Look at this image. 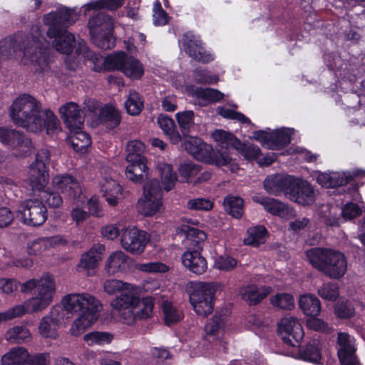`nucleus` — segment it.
I'll return each mask as SVG.
<instances>
[{
	"instance_id": "1",
	"label": "nucleus",
	"mask_w": 365,
	"mask_h": 365,
	"mask_svg": "<svg viewBox=\"0 0 365 365\" xmlns=\"http://www.w3.org/2000/svg\"><path fill=\"white\" fill-rule=\"evenodd\" d=\"M13 122L33 133L46 129L48 135L60 130L58 118L50 110H43L41 103L29 94H23L13 102L10 108Z\"/></svg>"
},
{
	"instance_id": "2",
	"label": "nucleus",
	"mask_w": 365,
	"mask_h": 365,
	"mask_svg": "<svg viewBox=\"0 0 365 365\" xmlns=\"http://www.w3.org/2000/svg\"><path fill=\"white\" fill-rule=\"evenodd\" d=\"M103 287L108 294L120 293L112 301L111 306L113 314L119 317L123 323L130 325L137 319H145L151 316L153 309L152 299L145 298L140 300L129 284L120 280L108 279L104 282Z\"/></svg>"
},
{
	"instance_id": "3",
	"label": "nucleus",
	"mask_w": 365,
	"mask_h": 365,
	"mask_svg": "<svg viewBox=\"0 0 365 365\" xmlns=\"http://www.w3.org/2000/svg\"><path fill=\"white\" fill-rule=\"evenodd\" d=\"M61 303L67 312L77 315L70 329L75 336L83 334L98 319L101 309L100 302L88 293L67 294Z\"/></svg>"
},
{
	"instance_id": "4",
	"label": "nucleus",
	"mask_w": 365,
	"mask_h": 365,
	"mask_svg": "<svg viewBox=\"0 0 365 365\" xmlns=\"http://www.w3.org/2000/svg\"><path fill=\"white\" fill-rule=\"evenodd\" d=\"M76 20L73 11L65 6H60L56 11L43 16V23L48 26L46 34L50 38L54 39L53 46L56 51L66 54L72 51L76 43L75 37L66 29Z\"/></svg>"
},
{
	"instance_id": "5",
	"label": "nucleus",
	"mask_w": 365,
	"mask_h": 365,
	"mask_svg": "<svg viewBox=\"0 0 365 365\" xmlns=\"http://www.w3.org/2000/svg\"><path fill=\"white\" fill-rule=\"evenodd\" d=\"M50 153L43 148L38 151L35 161L30 165L29 185L31 190L39 192L40 201H44L48 207L56 208L63 203L62 197L55 192L43 190L48 181Z\"/></svg>"
},
{
	"instance_id": "6",
	"label": "nucleus",
	"mask_w": 365,
	"mask_h": 365,
	"mask_svg": "<svg viewBox=\"0 0 365 365\" xmlns=\"http://www.w3.org/2000/svg\"><path fill=\"white\" fill-rule=\"evenodd\" d=\"M182 146L197 160L214 164L217 167H226L232 173H236L239 170V165L235 160L226 151H215L211 145L205 143L198 138L189 137L183 143Z\"/></svg>"
},
{
	"instance_id": "7",
	"label": "nucleus",
	"mask_w": 365,
	"mask_h": 365,
	"mask_svg": "<svg viewBox=\"0 0 365 365\" xmlns=\"http://www.w3.org/2000/svg\"><path fill=\"white\" fill-rule=\"evenodd\" d=\"M23 293L32 292L33 297L26 302L29 312H37L46 308L51 303L55 291L53 278L46 274L41 279H31L20 284Z\"/></svg>"
},
{
	"instance_id": "8",
	"label": "nucleus",
	"mask_w": 365,
	"mask_h": 365,
	"mask_svg": "<svg viewBox=\"0 0 365 365\" xmlns=\"http://www.w3.org/2000/svg\"><path fill=\"white\" fill-rule=\"evenodd\" d=\"M88 26L93 43L98 47L103 50L111 48L113 20L110 16L105 12H98L90 19Z\"/></svg>"
},
{
	"instance_id": "9",
	"label": "nucleus",
	"mask_w": 365,
	"mask_h": 365,
	"mask_svg": "<svg viewBox=\"0 0 365 365\" xmlns=\"http://www.w3.org/2000/svg\"><path fill=\"white\" fill-rule=\"evenodd\" d=\"M163 191L157 179H152L143 185V195L137 203L138 212L145 217L154 215L160 211Z\"/></svg>"
},
{
	"instance_id": "10",
	"label": "nucleus",
	"mask_w": 365,
	"mask_h": 365,
	"mask_svg": "<svg viewBox=\"0 0 365 365\" xmlns=\"http://www.w3.org/2000/svg\"><path fill=\"white\" fill-rule=\"evenodd\" d=\"M78 54H82L85 58L91 61L95 66L103 64L104 68L108 71L120 70L122 71L124 63L128 56L123 51H119L113 55L103 58L100 54L90 51L86 42L83 40L78 41V46L76 49Z\"/></svg>"
},
{
	"instance_id": "11",
	"label": "nucleus",
	"mask_w": 365,
	"mask_h": 365,
	"mask_svg": "<svg viewBox=\"0 0 365 365\" xmlns=\"http://www.w3.org/2000/svg\"><path fill=\"white\" fill-rule=\"evenodd\" d=\"M26 46H24V61L30 64L35 72L44 73L49 70L48 52L39 46V40L33 37L31 41L26 38Z\"/></svg>"
},
{
	"instance_id": "12",
	"label": "nucleus",
	"mask_w": 365,
	"mask_h": 365,
	"mask_svg": "<svg viewBox=\"0 0 365 365\" xmlns=\"http://www.w3.org/2000/svg\"><path fill=\"white\" fill-rule=\"evenodd\" d=\"M18 217L28 225L39 226L47 218V210L39 199H28L21 205L18 211Z\"/></svg>"
},
{
	"instance_id": "13",
	"label": "nucleus",
	"mask_w": 365,
	"mask_h": 365,
	"mask_svg": "<svg viewBox=\"0 0 365 365\" xmlns=\"http://www.w3.org/2000/svg\"><path fill=\"white\" fill-rule=\"evenodd\" d=\"M0 142L11 148V155L23 158L30 153L31 140L14 129L0 128Z\"/></svg>"
},
{
	"instance_id": "14",
	"label": "nucleus",
	"mask_w": 365,
	"mask_h": 365,
	"mask_svg": "<svg viewBox=\"0 0 365 365\" xmlns=\"http://www.w3.org/2000/svg\"><path fill=\"white\" fill-rule=\"evenodd\" d=\"M278 331L284 342L292 346H297L304 336L301 324L297 318L289 315L278 322Z\"/></svg>"
},
{
	"instance_id": "15",
	"label": "nucleus",
	"mask_w": 365,
	"mask_h": 365,
	"mask_svg": "<svg viewBox=\"0 0 365 365\" xmlns=\"http://www.w3.org/2000/svg\"><path fill=\"white\" fill-rule=\"evenodd\" d=\"M291 134L292 130L288 128H282L271 133L257 130L254 133L253 138L269 149L279 150L290 143Z\"/></svg>"
},
{
	"instance_id": "16",
	"label": "nucleus",
	"mask_w": 365,
	"mask_h": 365,
	"mask_svg": "<svg viewBox=\"0 0 365 365\" xmlns=\"http://www.w3.org/2000/svg\"><path fill=\"white\" fill-rule=\"evenodd\" d=\"M120 241L123 248L127 252L139 255L144 251L149 237L145 232L133 227L123 231Z\"/></svg>"
},
{
	"instance_id": "17",
	"label": "nucleus",
	"mask_w": 365,
	"mask_h": 365,
	"mask_svg": "<svg viewBox=\"0 0 365 365\" xmlns=\"http://www.w3.org/2000/svg\"><path fill=\"white\" fill-rule=\"evenodd\" d=\"M287 198L302 205H309L315 201L314 188L307 182L293 178V182L287 191Z\"/></svg>"
},
{
	"instance_id": "18",
	"label": "nucleus",
	"mask_w": 365,
	"mask_h": 365,
	"mask_svg": "<svg viewBox=\"0 0 365 365\" xmlns=\"http://www.w3.org/2000/svg\"><path fill=\"white\" fill-rule=\"evenodd\" d=\"M336 349L339 359L342 365H360L355 356L354 339L349 334L338 333Z\"/></svg>"
},
{
	"instance_id": "19",
	"label": "nucleus",
	"mask_w": 365,
	"mask_h": 365,
	"mask_svg": "<svg viewBox=\"0 0 365 365\" xmlns=\"http://www.w3.org/2000/svg\"><path fill=\"white\" fill-rule=\"evenodd\" d=\"M53 187L68 198L76 200L81 197L82 189L80 182L71 175H58L53 178Z\"/></svg>"
},
{
	"instance_id": "20",
	"label": "nucleus",
	"mask_w": 365,
	"mask_h": 365,
	"mask_svg": "<svg viewBox=\"0 0 365 365\" xmlns=\"http://www.w3.org/2000/svg\"><path fill=\"white\" fill-rule=\"evenodd\" d=\"M63 318L61 307H54L48 315L41 319L38 326L40 334L46 338H56L57 329Z\"/></svg>"
},
{
	"instance_id": "21",
	"label": "nucleus",
	"mask_w": 365,
	"mask_h": 365,
	"mask_svg": "<svg viewBox=\"0 0 365 365\" xmlns=\"http://www.w3.org/2000/svg\"><path fill=\"white\" fill-rule=\"evenodd\" d=\"M346 270V262L344 255L331 250L321 272L330 278L338 279L344 276Z\"/></svg>"
},
{
	"instance_id": "22",
	"label": "nucleus",
	"mask_w": 365,
	"mask_h": 365,
	"mask_svg": "<svg viewBox=\"0 0 365 365\" xmlns=\"http://www.w3.org/2000/svg\"><path fill=\"white\" fill-rule=\"evenodd\" d=\"M59 113L70 130L81 129L84 123L83 110L76 103L70 102L59 108Z\"/></svg>"
},
{
	"instance_id": "23",
	"label": "nucleus",
	"mask_w": 365,
	"mask_h": 365,
	"mask_svg": "<svg viewBox=\"0 0 365 365\" xmlns=\"http://www.w3.org/2000/svg\"><path fill=\"white\" fill-rule=\"evenodd\" d=\"M293 178V176L282 174L268 175L264 181V188L271 195L278 196L283 192L287 196Z\"/></svg>"
},
{
	"instance_id": "24",
	"label": "nucleus",
	"mask_w": 365,
	"mask_h": 365,
	"mask_svg": "<svg viewBox=\"0 0 365 365\" xmlns=\"http://www.w3.org/2000/svg\"><path fill=\"white\" fill-rule=\"evenodd\" d=\"M104 252V245L100 244L93 245L89 251L81 256L78 267L87 270L88 275H93L95 268L102 259Z\"/></svg>"
},
{
	"instance_id": "25",
	"label": "nucleus",
	"mask_w": 365,
	"mask_h": 365,
	"mask_svg": "<svg viewBox=\"0 0 365 365\" xmlns=\"http://www.w3.org/2000/svg\"><path fill=\"white\" fill-rule=\"evenodd\" d=\"M183 48L191 58L197 61L208 63L212 60L210 54L205 53V51L200 44V41L190 34L184 36Z\"/></svg>"
},
{
	"instance_id": "26",
	"label": "nucleus",
	"mask_w": 365,
	"mask_h": 365,
	"mask_svg": "<svg viewBox=\"0 0 365 365\" xmlns=\"http://www.w3.org/2000/svg\"><path fill=\"white\" fill-rule=\"evenodd\" d=\"M253 201L262 205L265 210L273 215L287 217L292 214L290 208L282 202L267 197L255 196Z\"/></svg>"
},
{
	"instance_id": "27",
	"label": "nucleus",
	"mask_w": 365,
	"mask_h": 365,
	"mask_svg": "<svg viewBox=\"0 0 365 365\" xmlns=\"http://www.w3.org/2000/svg\"><path fill=\"white\" fill-rule=\"evenodd\" d=\"M183 265L195 274H202L207 269V262L200 255V250L187 251L182 256Z\"/></svg>"
},
{
	"instance_id": "28",
	"label": "nucleus",
	"mask_w": 365,
	"mask_h": 365,
	"mask_svg": "<svg viewBox=\"0 0 365 365\" xmlns=\"http://www.w3.org/2000/svg\"><path fill=\"white\" fill-rule=\"evenodd\" d=\"M178 235L184 237L187 245L193 250H201L202 244L206 240V234L197 228L187 225H182L178 232Z\"/></svg>"
},
{
	"instance_id": "29",
	"label": "nucleus",
	"mask_w": 365,
	"mask_h": 365,
	"mask_svg": "<svg viewBox=\"0 0 365 365\" xmlns=\"http://www.w3.org/2000/svg\"><path fill=\"white\" fill-rule=\"evenodd\" d=\"M353 178L349 173H319L317 181L325 187H335L349 183Z\"/></svg>"
},
{
	"instance_id": "30",
	"label": "nucleus",
	"mask_w": 365,
	"mask_h": 365,
	"mask_svg": "<svg viewBox=\"0 0 365 365\" xmlns=\"http://www.w3.org/2000/svg\"><path fill=\"white\" fill-rule=\"evenodd\" d=\"M26 41L22 36L8 37L0 41V61L13 57L18 51L21 52Z\"/></svg>"
},
{
	"instance_id": "31",
	"label": "nucleus",
	"mask_w": 365,
	"mask_h": 365,
	"mask_svg": "<svg viewBox=\"0 0 365 365\" xmlns=\"http://www.w3.org/2000/svg\"><path fill=\"white\" fill-rule=\"evenodd\" d=\"M193 290L190 295L191 304L206 301L212 302L215 292V287L210 283L196 282L193 285Z\"/></svg>"
},
{
	"instance_id": "32",
	"label": "nucleus",
	"mask_w": 365,
	"mask_h": 365,
	"mask_svg": "<svg viewBox=\"0 0 365 365\" xmlns=\"http://www.w3.org/2000/svg\"><path fill=\"white\" fill-rule=\"evenodd\" d=\"M100 189L108 203L114 206L117 204V197L121 193L120 185L112 178H104L100 182Z\"/></svg>"
},
{
	"instance_id": "33",
	"label": "nucleus",
	"mask_w": 365,
	"mask_h": 365,
	"mask_svg": "<svg viewBox=\"0 0 365 365\" xmlns=\"http://www.w3.org/2000/svg\"><path fill=\"white\" fill-rule=\"evenodd\" d=\"M272 291L270 287H257L250 286L242 288L240 294L242 298L250 305H255L259 303Z\"/></svg>"
},
{
	"instance_id": "34",
	"label": "nucleus",
	"mask_w": 365,
	"mask_h": 365,
	"mask_svg": "<svg viewBox=\"0 0 365 365\" xmlns=\"http://www.w3.org/2000/svg\"><path fill=\"white\" fill-rule=\"evenodd\" d=\"M125 175L128 179L135 182L141 183L148 178V172L146 160H136V162H128Z\"/></svg>"
},
{
	"instance_id": "35",
	"label": "nucleus",
	"mask_w": 365,
	"mask_h": 365,
	"mask_svg": "<svg viewBox=\"0 0 365 365\" xmlns=\"http://www.w3.org/2000/svg\"><path fill=\"white\" fill-rule=\"evenodd\" d=\"M27 349L22 346L11 349L1 358V365H24L29 359Z\"/></svg>"
},
{
	"instance_id": "36",
	"label": "nucleus",
	"mask_w": 365,
	"mask_h": 365,
	"mask_svg": "<svg viewBox=\"0 0 365 365\" xmlns=\"http://www.w3.org/2000/svg\"><path fill=\"white\" fill-rule=\"evenodd\" d=\"M331 249L313 247L305 252L308 262L318 271L321 272L331 253Z\"/></svg>"
},
{
	"instance_id": "37",
	"label": "nucleus",
	"mask_w": 365,
	"mask_h": 365,
	"mask_svg": "<svg viewBox=\"0 0 365 365\" xmlns=\"http://www.w3.org/2000/svg\"><path fill=\"white\" fill-rule=\"evenodd\" d=\"M192 96L200 106H204L210 103L220 101L223 98L224 94L216 89L196 87L192 89Z\"/></svg>"
},
{
	"instance_id": "38",
	"label": "nucleus",
	"mask_w": 365,
	"mask_h": 365,
	"mask_svg": "<svg viewBox=\"0 0 365 365\" xmlns=\"http://www.w3.org/2000/svg\"><path fill=\"white\" fill-rule=\"evenodd\" d=\"M101 123L107 129L111 130L117 127L121 121L120 112L113 106H104L99 114Z\"/></svg>"
},
{
	"instance_id": "39",
	"label": "nucleus",
	"mask_w": 365,
	"mask_h": 365,
	"mask_svg": "<svg viewBox=\"0 0 365 365\" xmlns=\"http://www.w3.org/2000/svg\"><path fill=\"white\" fill-rule=\"evenodd\" d=\"M299 305L303 312L309 317H317L321 312V302L312 294L302 295L299 298Z\"/></svg>"
},
{
	"instance_id": "40",
	"label": "nucleus",
	"mask_w": 365,
	"mask_h": 365,
	"mask_svg": "<svg viewBox=\"0 0 365 365\" xmlns=\"http://www.w3.org/2000/svg\"><path fill=\"white\" fill-rule=\"evenodd\" d=\"M69 142L76 152L85 153L91 144L90 136L81 129L71 130Z\"/></svg>"
},
{
	"instance_id": "41",
	"label": "nucleus",
	"mask_w": 365,
	"mask_h": 365,
	"mask_svg": "<svg viewBox=\"0 0 365 365\" xmlns=\"http://www.w3.org/2000/svg\"><path fill=\"white\" fill-rule=\"evenodd\" d=\"M128 257L122 252H113L109 256L106 264V271L109 275L121 272L125 267Z\"/></svg>"
},
{
	"instance_id": "42",
	"label": "nucleus",
	"mask_w": 365,
	"mask_h": 365,
	"mask_svg": "<svg viewBox=\"0 0 365 365\" xmlns=\"http://www.w3.org/2000/svg\"><path fill=\"white\" fill-rule=\"evenodd\" d=\"M157 171L161 178L164 190L167 192L171 190L177 181V175L173 171L171 165L163 163H158Z\"/></svg>"
},
{
	"instance_id": "43",
	"label": "nucleus",
	"mask_w": 365,
	"mask_h": 365,
	"mask_svg": "<svg viewBox=\"0 0 365 365\" xmlns=\"http://www.w3.org/2000/svg\"><path fill=\"white\" fill-rule=\"evenodd\" d=\"M5 338L11 343L21 344L31 341V334L25 326H16L6 331Z\"/></svg>"
},
{
	"instance_id": "44",
	"label": "nucleus",
	"mask_w": 365,
	"mask_h": 365,
	"mask_svg": "<svg viewBox=\"0 0 365 365\" xmlns=\"http://www.w3.org/2000/svg\"><path fill=\"white\" fill-rule=\"evenodd\" d=\"M212 137L222 148H240V141L230 133L222 130H216L212 133Z\"/></svg>"
},
{
	"instance_id": "45",
	"label": "nucleus",
	"mask_w": 365,
	"mask_h": 365,
	"mask_svg": "<svg viewBox=\"0 0 365 365\" xmlns=\"http://www.w3.org/2000/svg\"><path fill=\"white\" fill-rule=\"evenodd\" d=\"M158 123L164 133L170 138L173 143L176 144L181 140V136L175 130V123L171 118L168 116L161 115L158 118Z\"/></svg>"
},
{
	"instance_id": "46",
	"label": "nucleus",
	"mask_w": 365,
	"mask_h": 365,
	"mask_svg": "<svg viewBox=\"0 0 365 365\" xmlns=\"http://www.w3.org/2000/svg\"><path fill=\"white\" fill-rule=\"evenodd\" d=\"M224 207L226 212L233 217L239 219L242 215L243 200L236 196H227L224 200Z\"/></svg>"
},
{
	"instance_id": "47",
	"label": "nucleus",
	"mask_w": 365,
	"mask_h": 365,
	"mask_svg": "<svg viewBox=\"0 0 365 365\" xmlns=\"http://www.w3.org/2000/svg\"><path fill=\"white\" fill-rule=\"evenodd\" d=\"M162 312L167 326H171L182 319V313L168 301L163 302Z\"/></svg>"
},
{
	"instance_id": "48",
	"label": "nucleus",
	"mask_w": 365,
	"mask_h": 365,
	"mask_svg": "<svg viewBox=\"0 0 365 365\" xmlns=\"http://www.w3.org/2000/svg\"><path fill=\"white\" fill-rule=\"evenodd\" d=\"M130 78H140L143 74V68L140 61L132 56H128L121 71Z\"/></svg>"
},
{
	"instance_id": "49",
	"label": "nucleus",
	"mask_w": 365,
	"mask_h": 365,
	"mask_svg": "<svg viewBox=\"0 0 365 365\" xmlns=\"http://www.w3.org/2000/svg\"><path fill=\"white\" fill-rule=\"evenodd\" d=\"M145 150L144 144L139 140H131L126 146L127 162H136V160H144L145 158L143 155Z\"/></svg>"
},
{
	"instance_id": "50",
	"label": "nucleus",
	"mask_w": 365,
	"mask_h": 365,
	"mask_svg": "<svg viewBox=\"0 0 365 365\" xmlns=\"http://www.w3.org/2000/svg\"><path fill=\"white\" fill-rule=\"evenodd\" d=\"M247 233L248 236L244 240L246 245L257 247L265 241L267 230L263 226L250 228Z\"/></svg>"
},
{
	"instance_id": "51",
	"label": "nucleus",
	"mask_w": 365,
	"mask_h": 365,
	"mask_svg": "<svg viewBox=\"0 0 365 365\" xmlns=\"http://www.w3.org/2000/svg\"><path fill=\"white\" fill-rule=\"evenodd\" d=\"M179 126L182 135L186 137L194 128V113L192 110H185L176 114Z\"/></svg>"
},
{
	"instance_id": "52",
	"label": "nucleus",
	"mask_w": 365,
	"mask_h": 365,
	"mask_svg": "<svg viewBox=\"0 0 365 365\" xmlns=\"http://www.w3.org/2000/svg\"><path fill=\"white\" fill-rule=\"evenodd\" d=\"M322 210L323 221L329 227H339L343 222V218L340 213L338 215V208L336 206H324Z\"/></svg>"
},
{
	"instance_id": "53",
	"label": "nucleus",
	"mask_w": 365,
	"mask_h": 365,
	"mask_svg": "<svg viewBox=\"0 0 365 365\" xmlns=\"http://www.w3.org/2000/svg\"><path fill=\"white\" fill-rule=\"evenodd\" d=\"M125 107L128 114L138 115L143 108V101L140 95L135 91L130 92Z\"/></svg>"
},
{
	"instance_id": "54",
	"label": "nucleus",
	"mask_w": 365,
	"mask_h": 365,
	"mask_svg": "<svg viewBox=\"0 0 365 365\" xmlns=\"http://www.w3.org/2000/svg\"><path fill=\"white\" fill-rule=\"evenodd\" d=\"M225 320L222 316H215L212 319L205 325V331L208 336H218L223 331V327Z\"/></svg>"
},
{
	"instance_id": "55",
	"label": "nucleus",
	"mask_w": 365,
	"mask_h": 365,
	"mask_svg": "<svg viewBox=\"0 0 365 365\" xmlns=\"http://www.w3.org/2000/svg\"><path fill=\"white\" fill-rule=\"evenodd\" d=\"M271 304L281 309H292L294 306V300L292 295L280 293L274 295L270 299Z\"/></svg>"
},
{
	"instance_id": "56",
	"label": "nucleus",
	"mask_w": 365,
	"mask_h": 365,
	"mask_svg": "<svg viewBox=\"0 0 365 365\" xmlns=\"http://www.w3.org/2000/svg\"><path fill=\"white\" fill-rule=\"evenodd\" d=\"M299 354L303 360L308 361L317 362L320 359V353L314 341L308 343L304 348L300 349Z\"/></svg>"
},
{
	"instance_id": "57",
	"label": "nucleus",
	"mask_w": 365,
	"mask_h": 365,
	"mask_svg": "<svg viewBox=\"0 0 365 365\" xmlns=\"http://www.w3.org/2000/svg\"><path fill=\"white\" fill-rule=\"evenodd\" d=\"M318 294L326 300L334 301L339 296L337 286L334 283L323 284L317 289Z\"/></svg>"
},
{
	"instance_id": "58",
	"label": "nucleus",
	"mask_w": 365,
	"mask_h": 365,
	"mask_svg": "<svg viewBox=\"0 0 365 365\" xmlns=\"http://www.w3.org/2000/svg\"><path fill=\"white\" fill-rule=\"evenodd\" d=\"M83 339L89 345L101 344L109 343L112 340L113 336L108 332L93 331L84 335Z\"/></svg>"
},
{
	"instance_id": "59",
	"label": "nucleus",
	"mask_w": 365,
	"mask_h": 365,
	"mask_svg": "<svg viewBox=\"0 0 365 365\" xmlns=\"http://www.w3.org/2000/svg\"><path fill=\"white\" fill-rule=\"evenodd\" d=\"M124 0H100L91 2L87 4L86 10L106 8L110 10H115L120 7Z\"/></svg>"
},
{
	"instance_id": "60",
	"label": "nucleus",
	"mask_w": 365,
	"mask_h": 365,
	"mask_svg": "<svg viewBox=\"0 0 365 365\" xmlns=\"http://www.w3.org/2000/svg\"><path fill=\"white\" fill-rule=\"evenodd\" d=\"M335 314L341 319H347L354 316V309L348 301L340 300L335 306Z\"/></svg>"
},
{
	"instance_id": "61",
	"label": "nucleus",
	"mask_w": 365,
	"mask_h": 365,
	"mask_svg": "<svg viewBox=\"0 0 365 365\" xmlns=\"http://www.w3.org/2000/svg\"><path fill=\"white\" fill-rule=\"evenodd\" d=\"M201 168L200 165L193 163L182 164L179 169V173L181 177L184 178L187 182H191L190 178L199 174Z\"/></svg>"
},
{
	"instance_id": "62",
	"label": "nucleus",
	"mask_w": 365,
	"mask_h": 365,
	"mask_svg": "<svg viewBox=\"0 0 365 365\" xmlns=\"http://www.w3.org/2000/svg\"><path fill=\"white\" fill-rule=\"evenodd\" d=\"M361 214V210L358 205L354 202L346 204L342 208L340 215L343 218V222L351 220Z\"/></svg>"
},
{
	"instance_id": "63",
	"label": "nucleus",
	"mask_w": 365,
	"mask_h": 365,
	"mask_svg": "<svg viewBox=\"0 0 365 365\" xmlns=\"http://www.w3.org/2000/svg\"><path fill=\"white\" fill-rule=\"evenodd\" d=\"M217 113L224 118L235 119L242 123H250V120L242 113L236 112L235 110L225 108L223 107H219L217 109Z\"/></svg>"
},
{
	"instance_id": "64",
	"label": "nucleus",
	"mask_w": 365,
	"mask_h": 365,
	"mask_svg": "<svg viewBox=\"0 0 365 365\" xmlns=\"http://www.w3.org/2000/svg\"><path fill=\"white\" fill-rule=\"evenodd\" d=\"M187 207L193 210H210L212 207V203L207 199L195 198L187 201Z\"/></svg>"
}]
</instances>
